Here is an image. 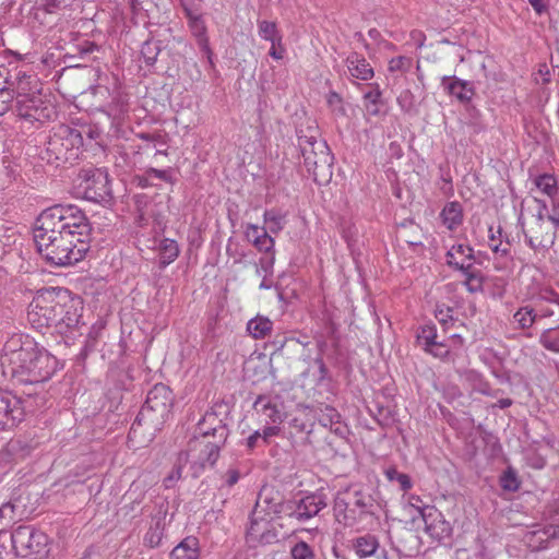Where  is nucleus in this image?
<instances>
[{
    "label": "nucleus",
    "mask_w": 559,
    "mask_h": 559,
    "mask_svg": "<svg viewBox=\"0 0 559 559\" xmlns=\"http://www.w3.org/2000/svg\"><path fill=\"white\" fill-rule=\"evenodd\" d=\"M199 436L195 438H205L217 441L218 444H225L229 435L227 425L218 415L213 412H206L203 418L198 423Z\"/></svg>",
    "instance_id": "obj_14"
},
{
    "label": "nucleus",
    "mask_w": 559,
    "mask_h": 559,
    "mask_svg": "<svg viewBox=\"0 0 559 559\" xmlns=\"http://www.w3.org/2000/svg\"><path fill=\"white\" fill-rule=\"evenodd\" d=\"M281 432V428L278 427V424H271L269 426L263 427L260 430V437L262 439L263 444H269L270 440L277 436Z\"/></svg>",
    "instance_id": "obj_53"
},
{
    "label": "nucleus",
    "mask_w": 559,
    "mask_h": 559,
    "mask_svg": "<svg viewBox=\"0 0 559 559\" xmlns=\"http://www.w3.org/2000/svg\"><path fill=\"white\" fill-rule=\"evenodd\" d=\"M263 217L271 234L277 235L284 228V216L282 214L275 211H265Z\"/></svg>",
    "instance_id": "obj_40"
},
{
    "label": "nucleus",
    "mask_w": 559,
    "mask_h": 559,
    "mask_svg": "<svg viewBox=\"0 0 559 559\" xmlns=\"http://www.w3.org/2000/svg\"><path fill=\"white\" fill-rule=\"evenodd\" d=\"M535 319L536 314L534 310L528 307L520 308L513 316L514 323H516L520 329L531 328Z\"/></svg>",
    "instance_id": "obj_38"
},
{
    "label": "nucleus",
    "mask_w": 559,
    "mask_h": 559,
    "mask_svg": "<svg viewBox=\"0 0 559 559\" xmlns=\"http://www.w3.org/2000/svg\"><path fill=\"white\" fill-rule=\"evenodd\" d=\"M174 406L171 390L163 384H155L147 393L146 401L131 426L129 439L136 438L139 429L143 426L157 431L169 419Z\"/></svg>",
    "instance_id": "obj_3"
},
{
    "label": "nucleus",
    "mask_w": 559,
    "mask_h": 559,
    "mask_svg": "<svg viewBox=\"0 0 559 559\" xmlns=\"http://www.w3.org/2000/svg\"><path fill=\"white\" fill-rule=\"evenodd\" d=\"M275 262V255L270 254L269 257H262L259 263L255 265V273L258 276H271L273 274V266Z\"/></svg>",
    "instance_id": "obj_46"
},
{
    "label": "nucleus",
    "mask_w": 559,
    "mask_h": 559,
    "mask_svg": "<svg viewBox=\"0 0 559 559\" xmlns=\"http://www.w3.org/2000/svg\"><path fill=\"white\" fill-rule=\"evenodd\" d=\"M464 275V286L469 293H479L484 289V275L480 270L474 267V264L467 270H461Z\"/></svg>",
    "instance_id": "obj_35"
},
{
    "label": "nucleus",
    "mask_w": 559,
    "mask_h": 559,
    "mask_svg": "<svg viewBox=\"0 0 559 559\" xmlns=\"http://www.w3.org/2000/svg\"><path fill=\"white\" fill-rule=\"evenodd\" d=\"M128 110L127 102L122 99H117L108 105V115L111 116L115 120L120 119Z\"/></svg>",
    "instance_id": "obj_52"
},
{
    "label": "nucleus",
    "mask_w": 559,
    "mask_h": 559,
    "mask_svg": "<svg viewBox=\"0 0 559 559\" xmlns=\"http://www.w3.org/2000/svg\"><path fill=\"white\" fill-rule=\"evenodd\" d=\"M273 322L266 318L258 316L247 323L248 333L254 338H264L272 331Z\"/></svg>",
    "instance_id": "obj_32"
},
{
    "label": "nucleus",
    "mask_w": 559,
    "mask_h": 559,
    "mask_svg": "<svg viewBox=\"0 0 559 559\" xmlns=\"http://www.w3.org/2000/svg\"><path fill=\"white\" fill-rule=\"evenodd\" d=\"M225 484L228 486V487H231L234 486L235 484L238 483L239 478H240V474L237 469H234V468H229L226 473H225Z\"/></svg>",
    "instance_id": "obj_61"
},
{
    "label": "nucleus",
    "mask_w": 559,
    "mask_h": 559,
    "mask_svg": "<svg viewBox=\"0 0 559 559\" xmlns=\"http://www.w3.org/2000/svg\"><path fill=\"white\" fill-rule=\"evenodd\" d=\"M524 236L526 245L535 251L551 247L556 239V234L550 233L546 225L537 227V224L532 225Z\"/></svg>",
    "instance_id": "obj_23"
},
{
    "label": "nucleus",
    "mask_w": 559,
    "mask_h": 559,
    "mask_svg": "<svg viewBox=\"0 0 559 559\" xmlns=\"http://www.w3.org/2000/svg\"><path fill=\"white\" fill-rule=\"evenodd\" d=\"M255 412L263 416L266 424H281L283 415L277 404L267 396H259L253 405Z\"/></svg>",
    "instance_id": "obj_26"
},
{
    "label": "nucleus",
    "mask_w": 559,
    "mask_h": 559,
    "mask_svg": "<svg viewBox=\"0 0 559 559\" xmlns=\"http://www.w3.org/2000/svg\"><path fill=\"white\" fill-rule=\"evenodd\" d=\"M261 445H264V444L262 443V439L260 437V430H255L252 435H250L246 439V447L249 450H253L254 448L261 447Z\"/></svg>",
    "instance_id": "obj_57"
},
{
    "label": "nucleus",
    "mask_w": 559,
    "mask_h": 559,
    "mask_svg": "<svg viewBox=\"0 0 559 559\" xmlns=\"http://www.w3.org/2000/svg\"><path fill=\"white\" fill-rule=\"evenodd\" d=\"M284 52H285V48L283 47V45L281 44V46L278 45H272L270 51H269V55L276 59V60H280V59H283L284 57Z\"/></svg>",
    "instance_id": "obj_64"
},
{
    "label": "nucleus",
    "mask_w": 559,
    "mask_h": 559,
    "mask_svg": "<svg viewBox=\"0 0 559 559\" xmlns=\"http://www.w3.org/2000/svg\"><path fill=\"white\" fill-rule=\"evenodd\" d=\"M390 481L399 483L402 490L406 491L412 488L413 483L407 474L400 473L396 468L390 467L384 472Z\"/></svg>",
    "instance_id": "obj_44"
},
{
    "label": "nucleus",
    "mask_w": 559,
    "mask_h": 559,
    "mask_svg": "<svg viewBox=\"0 0 559 559\" xmlns=\"http://www.w3.org/2000/svg\"><path fill=\"white\" fill-rule=\"evenodd\" d=\"M318 419L322 426L329 427L335 433L342 435L344 432V428L341 424V415L334 407L325 405L320 408Z\"/></svg>",
    "instance_id": "obj_30"
},
{
    "label": "nucleus",
    "mask_w": 559,
    "mask_h": 559,
    "mask_svg": "<svg viewBox=\"0 0 559 559\" xmlns=\"http://www.w3.org/2000/svg\"><path fill=\"white\" fill-rule=\"evenodd\" d=\"M530 181L532 191L547 197L550 202L559 198V178L554 173H542L532 175Z\"/></svg>",
    "instance_id": "obj_20"
},
{
    "label": "nucleus",
    "mask_w": 559,
    "mask_h": 559,
    "mask_svg": "<svg viewBox=\"0 0 559 559\" xmlns=\"http://www.w3.org/2000/svg\"><path fill=\"white\" fill-rule=\"evenodd\" d=\"M159 264L165 267L173 263L179 255L180 249L176 240L164 238L158 243Z\"/></svg>",
    "instance_id": "obj_31"
},
{
    "label": "nucleus",
    "mask_w": 559,
    "mask_h": 559,
    "mask_svg": "<svg viewBox=\"0 0 559 559\" xmlns=\"http://www.w3.org/2000/svg\"><path fill=\"white\" fill-rule=\"evenodd\" d=\"M397 105L404 112H412L415 109V96L409 90H404L396 98Z\"/></svg>",
    "instance_id": "obj_48"
},
{
    "label": "nucleus",
    "mask_w": 559,
    "mask_h": 559,
    "mask_svg": "<svg viewBox=\"0 0 559 559\" xmlns=\"http://www.w3.org/2000/svg\"><path fill=\"white\" fill-rule=\"evenodd\" d=\"M55 302L59 309H55L53 329L58 334L68 335L79 328L81 320V300L67 289H57Z\"/></svg>",
    "instance_id": "obj_7"
},
{
    "label": "nucleus",
    "mask_w": 559,
    "mask_h": 559,
    "mask_svg": "<svg viewBox=\"0 0 559 559\" xmlns=\"http://www.w3.org/2000/svg\"><path fill=\"white\" fill-rule=\"evenodd\" d=\"M57 288L39 290L28 305L27 320L36 330L53 328L55 309H59L55 302Z\"/></svg>",
    "instance_id": "obj_8"
},
{
    "label": "nucleus",
    "mask_w": 559,
    "mask_h": 559,
    "mask_svg": "<svg viewBox=\"0 0 559 559\" xmlns=\"http://www.w3.org/2000/svg\"><path fill=\"white\" fill-rule=\"evenodd\" d=\"M190 27L194 35L199 37H203L205 34V26L203 21L199 16H191L190 19Z\"/></svg>",
    "instance_id": "obj_56"
},
{
    "label": "nucleus",
    "mask_w": 559,
    "mask_h": 559,
    "mask_svg": "<svg viewBox=\"0 0 559 559\" xmlns=\"http://www.w3.org/2000/svg\"><path fill=\"white\" fill-rule=\"evenodd\" d=\"M326 103L331 110L338 115V116H345L346 109L343 104V98L341 95L336 92H330L326 96Z\"/></svg>",
    "instance_id": "obj_49"
},
{
    "label": "nucleus",
    "mask_w": 559,
    "mask_h": 559,
    "mask_svg": "<svg viewBox=\"0 0 559 559\" xmlns=\"http://www.w3.org/2000/svg\"><path fill=\"white\" fill-rule=\"evenodd\" d=\"M12 547L24 558H45L49 554L48 536L32 526H19L11 535Z\"/></svg>",
    "instance_id": "obj_6"
},
{
    "label": "nucleus",
    "mask_w": 559,
    "mask_h": 559,
    "mask_svg": "<svg viewBox=\"0 0 559 559\" xmlns=\"http://www.w3.org/2000/svg\"><path fill=\"white\" fill-rule=\"evenodd\" d=\"M442 223L449 228L454 229L463 222V210L459 202H449L440 213Z\"/></svg>",
    "instance_id": "obj_29"
},
{
    "label": "nucleus",
    "mask_w": 559,
    "mask_h": 559,
    "mask_svg": "<svg viewBox=\"0 0 559 559\" xmlns=\"http://www.w3.org/2000/svg\"><path fill=\"white\" fill-rule=\"evenodd\" d=\"M145 174L148 178H157V179H160V180L169 182V183L175 182V179L173 178V175H171V168L157 169V168L150 167L145 170Z\"/></svg>",
    "instance_id": "obj_51"
},
{
    "label": "nucleus",
    "mask_w": 559,
    "mask_h": 559,
    "mask_svg": "<svg viewBox=\"0 0 559 559\" xmlns=\"http://www.w3.org/2000/svg\"><path fill=\"white\" fill-rule=\"evenodd\" d=\"M24 418L20 399L0 389V430L11 429Z\"/></svg>",
    "instance_id": "obj_13"
},
{
    "label": "nucleus",
    "mask_w": 559,
    "mask_h": 559,
    "mask_svg": "<svg viewBox=\"0 0 559 559\" xmlns=\"http://www.w3.org/2000/svg\"><path fill=\"white\" fill-rule=\"evenodd\" d=\"M80 189L83 198L95 202H106L111 198V187L108 173L102 168L83 169L79 175Z\"/></svg>",
    "instance_id": "obj_9"
},
{
    "label": "nucleus",
    "mask_w": 559,
    "mask_h": 559,
    "mask_svg": "<svg viewBox=\"0 0 559 559\" xmlns=\"http://www.w3.org/2000/svg\"><path fill=\"white\" fill-rule=\"evenodd\" d=\"M474 261V250L465 243L453 245L447 252V264L459 271L467 270Z\"/></svg>",
    "instance_id": "obj_21"
},
{
    "label": "nucleus",
    "mask_w": 559,
    "mask_h": 559,
    "mask_svg": "<svg viewBox=\"0 0 559 559\" xmlns=\"http://www.w3.org/2000/svg\"><path fill=\"white\" fill-rule=\"evenodd\" d=\"M489 247L496 253L507 254L509 252V246L506 245L502 247L501 242H498L496 240V237L493 234H491V236H490Z\"/></svg>",
    "instance_id": "obj_60"
},
{
    "label": "nucleus",
    "mask_w": 559,
    "mask_h": 559,
    "mask_svg": "<svg viewBox=\"0 0 559 559\" xmlns=\"http://www.w3.org/2000/svg\"><path fill=\"white\" fill-rule=\"evenodd\" d=\"M159 52V48L155 43L145 41L141 48V55L147 66H153Z\"/></svg>",
    "instance_id": "obj_47"
},
{
    "label": "nucleus",
    "mask_w": 559,
    "mask_h": 559,
    "mask_svg": "<svg viewBox=\"0 0 559 559\" xmlns=\"http://www.w3.org/2000/svg\"><path fill=\"white\" fill-rule=\"evenodd\" d=\"M252 512L274 520L282 512V499L272 490L264 489L260 491Z\"/></svg>",
    "instance_id": "obj_19"
},
{
    "label": "nucleus",
    "mask_w": 559,
    "mask_h": 559,
    "mask_svg": "<svg viewBox=\"0 0 559 559\" xmlns=\"http://www.w3.org/2000/svg\"><path fill=\"white\" fill-rule=\"evenodd\" d=\"M16 115L27 121L44 122L55 115L53 108L46 104L40 95L32 93L31 95L16 97Z\"/></svg>",
    "instance_id": "obj_11"
},
{
    "label": "nucleus",
    "mask_w": 559,
    "mask_h": 559,
    "mask_svg": "<svg viewBox=\"0 0 559 559\" xmlns=\"http://www.w3.org/2000/svg\"><path fill=\"white\" fill-rule=\"evenodd\" d=\"M13 92L10 87H0V116L4 115L12 106Z\"/></svg>",
    "instance_id": "obj_50"
},
{
    "label": "nucleus",
    "mask_w": 559,
    "mask_h": 559,
    "mask_svg": "<svg viewBox=\"0 0 559 559\" xmlns=\"http://www.w3.org/2000/svg\"><path fill=\"white\" fill-rule=\"evenodd\" d=\"M382 92L378 84L372 85V90L364 94V106L368 116L376 117L380 114Z\"/></svg>",
    "instance_id": "obj_33"
},
{
    "label": "nucleus",
    "mask_w": 559,
    "mask_h": 559,
    "mask_svg": "<svg viewBox=\"0 0 559 559\" xmlns=\"http://www.w3.org/2000/svg\"><path fill=\"white\" fill-rule=\"evenodd\" d=\"M542 300L559 305V294L552 289H544L539 294Z\"/></svg>",
    "instance_id": "obj_59"
},
{
    "label": "nucleus",
    "mask_w": 559,
    "mask_h": 559,
    "mask_svg": "<svg viewBox=\"0 0 559 559\" xmlns=\"http://www.w3.org/2000/svg\"><path fill=\"white\" fill-rule=\"evenodd\" d=\"M543 210H546L547 221L552 225L555 231H559V198L549 203L542 201Z\"/></svg>",
    "instance_id": "obj_43"
},
{
    "label": "nucleus",
    "mask_w": 559,
    "mask_h": 559,
    "mask_svg": "<svg viewBox=\"0 0 559 559\" xmlns=\"http://www.w3.org/2000/svg\"><path fill=\"white\" fill-rule=\"evenodd\" d=\"M345 66L348 74L353 79L369 81L374 75V71L370 63L358 52H350L345 59Z\"/></svg>",
    "instance_id": "obj_22"
},
{
    "label": "nucleus",
    "mask_w": 559,
    "mask_h": 559,
    "mask_svg": "<svg viewBox=\"0 0 559 559\" xmlns=\"http://www.w3.org/2000/svg\"><path fill=\"white\" fill-rule=\"evenodd\" d=\"M333 514L335 521L346 527H354L364 519L361 514H357V511L347 506L341 498L334 499Z\"/></svg>",
    "instance_id": "obj_25"
},
{
    "label": "nucleus",
    "mask_w": 559,
    "mask_h": 559,
    "mask_svg": "<svg viewBox=\"0 0 559 559\" xmlns=\"http://www.w3.org/2000/svg\"><path fill=\"white\" fill-rule=\"evenodd\" d=\"M379 546L378 537L371 534H365L352 539V548L360 559L374 555Z\"/></svg>",
    "instance_id": "obj_28"
},
{
    "label": "nucleus",
    "mask_w": 559,
    "mask_h": 559,
    "mask_svg": "<svg viewBox=\"0 0 559 559\" xmlns=\"http://www.w3.org/2000/svg\"><path fill=\"white\" fill-rule=\"evenodd\" d=\"M90 223L84 212L73 204H58L44 210L34 229L38 253L52 266L73 265L90 249Z\"/></svg>",
    "instance_id": "obj_1"
},
{
    "label": "nucleus",
    "mask_w": 559,
    "mask_h": 559,
    "mask_svg": "<svg viewBox=\"0 0 559 559\" xmlns=\"http://www.w3.org/2000/svg\"><path fill=\"white\" fill-rule=\"evenodd\" d=\"M200 544L197 537L188 536L170 552L169 559H199Z\"/></svg>",
    "instance_id": "obj_27"
},
{
    "label": "nucleus",
    "mask_w": 559,
    "mask_h": 559,
    "mask_svg": "<svg viewBox=\"0 0 559 559\" xmlns=\"http://www.w3.org/2000/svg\"><path fill=\"white\" fill-rule=\"evenodd\" d=\"M258 33L262 39L270 41L273 46H281L283 36L275 22L258 21Z\"/></svg>",
    "instance_id": "obj_34"
},
{
    "label": "nucleus",
    "mask_w": 559,
    "mask_h": 559,
    "mask_svg": "<svg viewBox=\"0 0 559 559\" xmlns=\"http://www.w3.org/2000/svg\"><path fill=\"white\" fill-rule=\"evenodd\" d=\"M246 538L253 547L274 544L277 540V531L273 525V520L257 516L255 513L251 512Z\"/></svg>",
    "instance_id": "obj_12"
},
{
    "label": "nucleus",
    "mask_w": 559,
    "mask_h": 559,
    "mask_svg": "<svg viewBox=\"0 0 559 559\" xmlns=\"http://www.w3.org/2000/svg\"><path fill=\"white\" fill-rule=\"evenodd\" d=\"M289 554L292 559H316L314 550L305 540L297 542Z\"/></svg>",
    "instance_id": "obj_41"
},
{
    "label": "nucleus",
    "mask_w": 559,
    "mask_h": 559,
    "mask_svg": "<svg viewBox=\"0 0 559 559\" xmlns=\"http://www.w3.org/2000/svg\"><path fill=\"white\" fill-rule=\"evenodd\" d=\"M536 14L542 15L547 11V4L545 0H528Z\"/></svg>",
    "instance_id": "obj_62"
},
{
    "label": "nucleus",
    "mask_w": 559,
    "mask_h": 559,
    "mask_svg": "<svg viewBox=\"0 0 559 559\" xmlns=\"http://www.w3.org/2000/svg\"><path fill=\"white\" fill-rule=\"evenodd\" d=\"M265 228L264 227H260L258 225H254V224H249L246 228V237L248 238L249 241L253 242V239L255 237H259L261 236L262 231L264 230Z\"/></svg>",
    "instance_id": "obj_58"
},
{
    "label": "nucleus",
    "mask_w": 559,
    "mask_h": 559,
    "mask_svg": "<svg viewBox=\"0 0 559 559\" xmlns=\"http://www.w3.org/2000/svg\"><path fill=\"white\" fill-rule=\"evenodd\" d=\"M35 83L36 79L34 75H29L26 72L19 70L5 79V85L3 87L11 88L14 99L16 97L34 93L33 87Z\"/></svg>",
    "instance_id": "obj_24"
},
{
    "label": "nucleus",
    "mask_w": 559,
    "mask_h": 559,
    "mask_svg": "<svg viewBox=\"0 0 559 559\" xmlns=\"http://www.w3.org/2000/svg\"><path fill=\"white\" fill-rule=\"evenodd\" d=\"M181 474H182V467L181 465H177L171 472L170 474L165 477L164 479V486L166 488H171L174 487V485L181 478Z\"/></svg>",
    "instance_id": "obj_55"
},
{
    "label": "nucleus",
    "mask_w": 559,
    "mask_h": 559,
    "mask_svg": "<svg viewBox=\"0 0 559 559\" xmlns=\"http://www.w3.org/2000/svg\"><path fill=\"white\" fill-rule=\"evenodd\" d=\"M225 444L205 438H193L188 445L186 453L180 454L179 461L190 462L195 473L203 471L206 466H213L219 457V452Z\"/></svg>",
    "instance_id": "obj_10"
},
{
    "label": "nucleus",
    "mask_w": 559,
    "mask_h": 559,
    "mask_svg": "<svg viewBox=\"0 0 559 559\" xmlns=\"http://www.w3.org/2000/svg\"><path fill=\"white\" fill-rule=\"evenodd\" d=\"M298 146L300 148L304 164L307 170L316 178L320 173H324L332 165V156L329 146L316 134H298Z\"/></svg>",
    "instance_id": "obj_5"
},
{
    "label": "nucleus",
    "mask_w": 559,
    "mask_h": 559,
    "mask_svg": "<svg viewBox=\"0 0 559 559\" xmlns=\"http://www.w3.org/2000/svg\"><path fill=\"white\" fill-rule=\"evenodd\" d=\"M502 487L507 490L515 491L519 488V483L512 472H506L501 479Z\"/></svg>",
    "instance_id": "obj_54"
},
{
    "label": "nucleus",
    "mask_w": 559,
    "mask_h": 559,
    "mask_svg": "<svg viewBox=\"0 0 559 559\" xmlns=\"http://www.w3.org/2000/svg\"><path fill=\"white\" fill-rule=\"evenodd\" d=\"M164 523L162 518L152 521L147 532L144 535L143 543L150 548H156L163 539Z\"/></svg>",
    "instance_id": "obj_36"
},
{
    "label": "nucleus",
    "mask_w": 559,
    "mask_h": 559,
    "mask_svg": "<svg viewBox=\"0 0 559 559\" xmlns=\"http://www.w3.org/2000/svg\"><path fill=\"white\" fill-rule=\"evenodd\" d=\"M335 498H341L347 506L357 511L364 518L371 513L373 507L372 497L358 488H348L344 491L337 492Z\"/></svg>",
    "instance_id": "obj_18"
},
{
    "label": "nucleus",
    "mask_w": 559,
    "mask_h": 559,
    "mask_svg": "<svg viewBox=\"0 0 559 559\" xmlns=\"http://www.w3.org/2000/svg\"><path fill=\"white\" fill-rule=\"evenodd\" d=\"M15 521V506L4 502L0 506V533L11 526Z\"/></svg>",
    "instance_id": "obj_39"
},
{
    "label": "nucleus",
    "mask_w": 559,
    "mask_h": 559,
    "mask_svg": "<svg viewBox=\"0 0 559 559\" xmlns=\"http://www.w3.org/2000/svg\"><path fill=\"white\" fill-rule=\"evenodd\" d=\"M408 506L411 508H414L420 515L421 518L424 519L425 523H426V526H427V530L428 531H432V525L428 523V520H427V516H431V509H429L428 507L424 506V502L423 500L420 499L419 496H416V495H411L408 497Z\"/></svg>",
    "instance_id": "obj_45"
},
{
    "label": "nucleus",
    "mask_w": 559,
    "mask_h": 559,
    "mask_svg": "<svg viewBox=\"0 0 559 559\" xmlns=\"http://www.w3.org/2000/svg\"><path fill=\"white\" fill-rule=\"evenodd\" d=\"M417 343L423 349L436 358L444 359L449 356L450 349L443 342L437 341V329L432 324L421 326L417 333Z\"/></svg>",
    "instance_id": "obj_16"
},
{
    "label": "nucleus",
    "mask_w": 559,
    "mask_h": 559,
    "mask_svg": "<svg viewBox=\"0 0 559 559\" xmlns=\"http://www.w3.org/2000/svg\"><path fill=\"white\" fill-rule=\"evenodd\" d=\"M326 506V498L323 493H312L300 499L289 516L299 522H305L316 516Z\"/></svg>",
    "instance_id": "obj_15"
},
{
    "label": "nucleus",
    "mask_w": 559,
    "mask_h": 559,
    "mask_svg": "<svg viewBox=\"0 0 559 559\" xmlns=\"http://www.w3.org/2000/svg\"><path fill=\"white\" fill-rule=\"evenodd\" d=\"M83 145V136L78 129L59 124L49 135L41 158L47 163H66L78 157V151Z\"/></svg>",
    "instance_id": "obj_4"
},
{
    "label": "nucleus",
    "mask_w": 559,
    "mask_h": 559,
    "mask_svg": "<svg viewBox=\"0 0 559 559\" xmlns=\"http://www.w3.org/2000/svg\"><path fill=\"white\" fill-rule=\"evenodd\" d=\"M252 245L260 251L265 252L267 254H274L275 240L274 238L267 234L264 229L261 236L255 237L253 239Z\"/></svg>",
    "instance_id": "obj_42"
},
{
    "label": "nucleus",
    "mask_w": 559,
    "mask_h": 559,
    "mask_svg": "<svg viewBox=\"0 0 559 559\" xmlns=\"http://www.w3.org/2000/svg\"><path fill=\"white\" fill-rule=\"evenodd\" d=\"M539 342L547 350L559 353V328L545 330L539 336Z\"/></svg>",
    "instance_id": "obj_37"
},
{
    "label": "nucleus",
    "mask_w": 559,
    "mask_h": 559,
    "mask_svg": "<svg viewBox=\"0 0 559 559\" xmlns=\"http://www.w3.org/2000/svg\"><path fill=\"white\" fill-rule=\"evenodd\" d=\"M441 86L450 96L463 104L469 103L475 95L474 83L457 76H442Z\"/></svg>",
    "instance_id": "obj_17"
},
{
    "label": "nucleus",
    "mask_w": 559,
    "mask_h": 559,
    "mask_svg": "<svg viewBox=\"0 0 559 559\" xmlns=\"http://www.w3.org/2000/svg\"><path fill=\"white\" fill-rule=\"evenodd\" d=\"M314 364L318 366L319 369V381H323L326 378L328 369L325 367V364L322 359V357H317L314 359Z\"/></svg>",
    "instance_id": "obj_63"
},
{
    "label": "nucleus",
    "mask_w": 559,
    "mask_h": 559,
    "mask_svg": "<svg viewBox=\"0 0 559 559\" xmlns=\"http://www.w3.org/2000/svg\"><path fill=\"white\" fill-rule=\"evenodd\" d=\"M0 365L4 377L19 384L49 380L59 369L58 359L28 335L14 334L2 348Z\"/></svg>",
    "instance_id": "obj_2"
}]
</instances>
